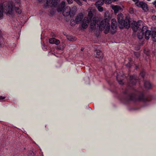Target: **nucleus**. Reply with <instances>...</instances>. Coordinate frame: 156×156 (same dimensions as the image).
Segmentation results:
<instances>
[{"instance_id": "f257e3e1", "label": "nucleus", "mask_w": 156, "mask_h": 156, "mask_svg": "<svg viewBox=\"0 0 156 156\" xmlns=\"http://www.w3.org/2000/svg\"><path fill=\"white\" fill-rule=\"evenodd\" d=\"M107 20L104 19L101 21L99 27L100 29L101 30L105 29V33L106 34L108 33L109 31L112 34H114L116 32V28L117 27V23L116 20L114 19L112 20L110 30V24Z\"/></svg>"}, {"instance_id": "f03ea898", "label": "nucleus", "mask_w": 156, "mask_h": 156, "mask_svg": "<svg viewBox=\"0 0 156 156\" xmlns=\"http://www.w3.org/2000/svg\"><path fill=\"white\" fill-rule=\"evenodd\" d=\"M12 4L5 2L0 4V20L3 17V12H4L7 15H11L13 12Z\"/></svg>"}, {"instance_id": "7ed1b4c3", "label": "nucleus", "mask_w": 156, "mask_h": 156, "mask_svg": "<svg viewBox=\"0 0 156 156\" xmlns=\"http://www.w3.org/2000/svg\"><path fill=\"white\" fill-rule=\"evenodd\" d=\"M117 19L118 22V25L121 29L124 27L128 28L130 27V21L127 18L123 19V15L122 13L119 14L117 16Z\"/></svg>"}, {"instance_id": "20e7f679", "label": "nucleus", "mask_w": 156, "mask_h": 156, "mask_svg": "<svg viewBox=\"0 0 156 156\" xmlns=\"http://www.w3.org/2000/svg\"><path fill=\"white\" fill-rule=\"evenodd\" d=\"M95 13L94 9H91L88 12L87 16L84 18L82 23V27L83 29H86L87 27L89 22L91 20Z\"/></svg>"}, {"instance_id": "39448f33", "label": "nucleus", "mask_w": 156, "mask_h": 156, "mask_svg": "<svg viewBox=\"0 0 156 156\" xmlns=\"http://www.w3.org/2000/svg\"><path fill=\"white\" fill-rule=\"evenodd\" d=\"M77 7L74 6L71 8L70 7H67L65 8L63 11V15L65 16H69L71 17L73 16L77 11Z\"/></svg>"}, {"instance_id": "423d86ee", "label": "nucleus", "mask_w": 156, "mask_h": 156, "mask_svg": "<svg viewBox=\"0 0 156 156\" xmlns=\"http://www.w3.org/2000/svg\"><path fill=\"white\" fill-rule=\"evenodd\" d=\"M143 24V22L141 20H139L137 22L133 21L131 23V27L133 30L135 32L140 30Z\"/></svg>"}, {"instance_id": "0eeeda50", "label": "nucleus", "mask_w": 156, "mask_h": 156, "mask_svg": "<svg viewBox=\"0 0 156 156\" xmlns=\"http://www.w3.org/2000/svg\"><path fill=\"white\" fill-rule=\"evenodd\" d=\"M97 21V19L96 17L94 16L91 18V20L90 21L91 22L90 24V30L92 31L94 30L96 27V23Z\"/></svg>"}, {"instance_id": "6e6552de", "label": "nucleus", "mask_w": 156, "mask_h": 156, "mask_svg": "<svg viewBox=\"0 0 156 156\" xmlns=\"http://www.w3.org/2000/svg\"><path fill=\"white\" fill-rule=\"evenodd\" d=\"M56 5L54 8H55L58 12H63L65 6V3L62 2L60 4H58L57 3Z\"/></svg>"}, {"instance_id": "1a4fd4ad", "label": "nucleus", "mask_w": 156, "mask_h": 156, "mask_svg": "<svg viewBox=\"0 0 156 156\" xmlns=\"http://www.w3.org/2000/svg\"><path fill=\"white\" fill-rule=\"evenodd\" d=\"M57 3V0H47L46 5H45L44 7H46L47 6H49L54 8Z\"/></svg>"}, {"instance_id": "9d476101", "label": "nucleus", "mask_w": 156, "mask_h": 156, "mask_svg": "<svg viewBox=\"0 0 156 156\" xmlns=\"http://www.w3.org/2000/svg\"><path fill=\"white\" fill-rule=\"evenodd\" d=\"M137 6L141 7L142 9L145 12L148 11V9L147 5L146 3L143 2H139V3H137Z\"/></svg>"}, {"instance_id": "9b49d317", "label": "nucleus", "mask_w": 156, "mask_h": 156, "mask_svg": "<svg viewBox=\"0 0 156 156\" xmlns=\"http://www.w3.org/2000/svg\"><path fill=\"white\" fill-rule=\"evenodd\" d=\"M8 3H11L12 4V10L13 11L14 9L16 11V12L18 13V14H20L22 12L21 10V9L19 8V7H18V5H19V4L18 5H17V3L15 5H14V4L12 2H8ZM13 13H13L11 14L12 15Z\"/></svg>"}, {"instance_id": "f8f14e48", "label": "nucleus", "mask_w": 156, "mask_h": 156, "mask_svg": "<svg viewBox=\"0 0 156 156\" xmlns=\"http://www.w3.org/2000/svg\"><path fill=\"white\" fill-rule=\"evenodd\" d=\"M83 18V14L80 13L76 16L75 20H74V23L76 24H78L81 21Z\"/></svg>"}, {"instance_id": "ddd939ff", "label": "nucleus", "mask_w": 156, "mask_h": 156, "mask_svg": "<svg viewBox=\"0 0 156 156\" xmlns=\"http://www.w3.org/2000/svg\"><path fill=\"white\" fill-rule=\"evenodd\" d=\"M49 42L51 44H55L56 45H58L60 43V41L54 38H50L49 40Z\"/></svg>"}, {"instance_id": "4468645a", "label": "nucleus", "mask_w": 156, "mask_h": 156, "mask_svg": "<svg viewBox=\"0 0 156 156\" xmlns=\"http://www.w3.org/2000/svg\"><path fill=\"white\" fill-rule=\"evenodd\" d=\"M137 78L135 76H130V82L133 85H135L137 82Z\"/></svg>"}, {"instance_id": "2eb2a0df", "label": "nucleus", "mask_w": 156, "mask_h": 156, "mask_svg": "<svg viewBox=\"0 0 156 156\" xmlns=\"http://www.w3.org/2000/svg\"><path fill=\"white\" fill-rule=\"evenodd\" d=\"M94 54L95 57L99 58H103L102 53L101 51L99 50H96L95 51Z\"/></svg>"}, {"instance_id": "dca6fc26", "label": "nucleus", "mask_w": 156, "mask_h": 156, "mask_svg": "<svg viewBox=\"0 0 156 156\" xmlns=\"http://www.w3.org/2000/svg\"><path fill=\"white\" fill-rule=\"evenodd\" d=\"M138 100L140 101H146L149 100L145 97L143 94H142L139 96L138 98Z\"/></svg>"}, {"instance_id": "f3484780", "label": "nucleus", "mask_w": 156, "mask_h": 156, "mask_svg": "<svg viewBox=\"0 0 156 156\" xmlns=\"http://www.w3.org/2000/svg\"><path fill=\"white\" fill-rule=\"evenodd\" d=\"M152 31L150 30H148L147 31L144 33L145 38L146 39L148 40L150 38V36L152 34Z\"/></svg>"}, {"instance_id": "a211bd4d", "label": "nucleus", "mask_w": 156, "mask_h": 156, "mask_svg": "<svg viewBox=\"0 0 156 156\" xmlns=\"http://www.w3.org/2000/svg\"><path fill=\"white\" fill-rule=\"evenodd\" d=\"M144 86L145 88L147 89H149L151 88V84L148 81H144Z\"/></svg>"}, {"instance_id": "6ab92c4d", "label": "nucleus", "mask_w": 156, "mask_h": 156, "mask_svg": "<svg viewBox=\"0 0 156 156\" xmlns=\"http://www.w3.org/2000/svg\"><path fill=\"white\" fill-rule=\"evenodd\" d=\"M124 75H120V74H117L116 76V78L117 79V80H118V82L120 84H123V83L122 82V79H119L120 77H123V76Z\"/></svg>"}, {"instance_id": "aec40b11", "label": "nucleus", "mask_w": 156, "mask_h": 156, "mask_svg": "<svg viewBox=\"0 0 156 156\" xmlns=\"http://www.w3.org/2000/svg\"><path fill=\"white\" fill-rule=\"evenodd\" d=\"M106 0H99L96 2L95 4L96 6H101L105 2L106 4Z\"/></svg>"}, {"instance_id": "412c9836", "label": "nucleus", "mask_w": 156, "mask_h": 156, "mask_svg": "<svg viewBox=\"0 0 156 156\" xmlns=\"http://www.w3.org/2000/svg\"><path fill=\"white\" fill-rule=\"evenodd\" d=\"M112 8L115 12H117L119 10L121 9L119 5H113L112 6Z\"/></svg>"}, {"instance_id": "4be33fe9", "label": "nucleus", "mask_w": 156, "mask_h": 156, "mask_svg": "<svg viewBox=\"0 0 156 156\" xmlns=\"http://www.w3.org/2000/svg\"><path fill=\"white\" fill-rule=\"evenodd\" d=\"M67 39L70 41H73L76 40V38L71 35L67 36H66Z\"/></svg>"}, {"instance_id": "5701e85b", "label": "nucleus", "mask_w": 156, "mask_h": 156, "mask_svg": "<svg viewBox=\"0 0 156 156\" xmlns=\"http://www.w3.org/2000/svg\"><path fill=\"white\" fill-rule=\"evenodd\" d=\"M151 35L152 40L154 41H156V32L152 31Z\"/></svg>"}, {"instance_id": "b1692460", "label": "nucleus", "mask_w": 156, "mask_h": 156, "mask_svg": "<svg viewBox=\"0 0 156 156\" xmlns=\"http://www.w3.org/2000/svg\"><path fill=\"white\" fill-rule=\"evenodd\" d=\"M141 30L140 32H141V33H143V34H144L145 32L147 31L148 30L147 29V27L146 26H142V27H141Z\"/></svg>"}, {"instance_id": "393cba45", "label": "nucleus", "mask_w": 156, "mask_h": 156, "mask_svg": "<svg viewBox=\"0 0 156 156\" xmlns=\"http://www.w3.org/2000/svg\"><path fill=\"white\" fill-rule=\"evenodd\" d=\"M137 36L138 39L140 40H141L142 39L143 37L144 34H143V33H141V32H140V33H138Z\"/></svg>"}, {"instance_id": "a878e982", "label": "nucleus", "mask_w": 156, "mask_h": 156, "mask_svg": "<svg viewBox=\"0 0 156 156\" xmlns=\"http://www.w3.org/2000/svg\"><path fill=\"white\" fill-rule=\"evenodd\" d=\"M51 9L50 10V14L53 15L55 12L56 9L55 8H54V7H52Z\"/></svg>"}, {"instance_id": "bb28decb", "label": "nucleus", "mask_w": 156, "mask_h": 156, "mask_svg": "<svg viewBox=\"0 0 156 156\" xmlns=\"http://www.w3.org/2000/svg\"><path fill=\"white\" fill-rule=\"evenodd\" d=\"M119 0H106V4H110L112 2L118 1Z\"/></svg>"}, {"instance_id": "cd10ccee", "label": "nucleus", "mask_w": 156, "mask_h": 156, "mask_svg": "<svg viewBox=\"0 0 156 156\" xmlns=\"http://www.w3.org/2000/svg\"><path fill=\"white\" fill-rule=\"evenodd\" d=\"M99 11L101 12L103 11V8L101 6H96Z\"/></svg>"}, {"instance_id": "c85d7f7f", "label": "nucleus", "mask_w": 156, "mask_h": 156, "mask_svg": "<svg viewBox=\"0 0 156 156\" xmlns=\"http://www.w3.org/2000/svg\"><path fill=\"white\" fill-rule=\"evenodd\" d=\"M34 153L32 151H30L28 154V156H34Z\"/></svg>"}, {"instance_id": "c756f323", "label": "nucleus", "mask_w": 156, "mask_h": 156, "mask_svg": "<svg viewBox=\"0 0 156 156\" xmlns=\"http://www.w3.org/2000/svg\"><path fill=\"white\" fill-rule=\"evenodd\" d=\"M129 12L130 13L132 14H133L134 12V10L132 8H130L129 9Z\"/></svg>"}, {"instance_id": "7c9ffc66", "label": "nucleus", "mask_w": 156, "mask_h": 156, "mask_svg": "<svg viewBox=\"0 0 156 156\" xmlns=\"http://www.w3.org/2000/svg\"><path fill=\"white\" fill-rule=\"evenodd\" d=\"M77 3H78L79 5H81L82 4V3L79 0H74Z\"/></svg>"}, {"instance_id": "2f4dec72", "label": "nucleus", "mask_w": 156, "mask_h": 156, "mask_svg": "<svg viewBox=\"0 0 156 156\" xmlns=\"http://www.w3.org/2000/svg\"><path fill=\"white\" fill-rule=\"evenodd\" d=\"M134 55L137 57L138 58L140 55V54L138 52H134Z\"/></svg>"}, {"instance_id": "473e14b6", "label": "nucleus", "mask_w": 156, "mask_h": 156, "mask_svg": "<svg viewBox=\"0 0 156 156\" xmlns=\"http://www.w3.org/2000/svg\"><path fill=\"white\" fill-rule=\"evenodd\" d=\"M67 1L69 4H71L73 2V0H67Z\"/></svg>"}, {"instance_id": "72a5a7b5", "label": "nucleus", "mask_w": 156, "mask_h": 156, "mask_svg": "<svg viewBox=\"0 0 156 156\" xmlns=\"http://www.w3.org/2000/svg\"><path fill=\"white\" fill-rule=\"evenodd\" d=\"M134 2H135L136 5L137 6V3H139V0H132Z\"/></svg>"}, {"instance_id": "f704fd0d", "label": "nucleus", "mask_w": 156, "mask_h": 156, "mask_svg": "<svg viewBox=\"0 0 156 156\" xmlns=\"http://www.w3.org/2000/svg\"><path fill=\"white\" fill-rule=\"evenodd\" d=\"M5 97L1 96L0 97V100H3L5 99Z\"/></svg>"}, {"instance_id": "c9c22d12", "label": "nucleus", "mask_w": 156, "mask_h": 156, "mask_svg": "<svg viewBox=\"0 0 156 156\" xmlns=\"http://www.w3.org/2000/svg\"><path fill=\"white\" fill-rule=\"evenodd\" d=\"M144 72H142V73H140V75L143 77H144Z\"/></svg>"}, {"instance_id": "e433bc0d", "label": "nucleus", "mask_w": 156, "mask_h": 156, "mask_svg": "<svg viewBox=\"0 0 156 156\" xmlns=\"http://www.w3.org/2000/svg\"><path fill=\"white\" fill-rule=\"evenodd\" d=\"M130 64L129 63H128L126 65V66L128 67H129L130 66Z\"/></svg>"}, {"instance_id": "4c0bfd02", "label": "nucleus", "mask_w": 156, "mask_h": 156, "mask_svg": "<svg viewBox=\"0 0 156 156\" xmlns=\"http://www.w3.org/2000/svg\"><path fill=\"white\" fill-rule=\"evenodd\" d=\"M16 2H17V4H18L20 2V1L19 0H16Z\"/></svg>"}, {"instance_id": "58836bf2", "label": "nucleus", "mask_w": 156, "mask_h": 156, "mask_svg": "<svg viewBox=\"0 0 156 156\" xmlns=\"http://www.w3.org/2000/svg\"><path fill=\"white\" fill-rule=\"evenodd\" d=\"M2 34L1 31L0 30V37H1L2 36Z\"/></svg>"}, {"instance_id": "ea45409f", "label": "nucleus", "mask_w": 156, "mask_h": 156, "mask_svg": "<svg viewBox=\"0 0 156 156\" xmlns=\"http://www.w3.org/2000/svg\"><path fill=\"white\" fill-rule=\"evenodd\" d=\"M83 48H81V50L82 51H83Z\"/></svg>"}]
</instances>
